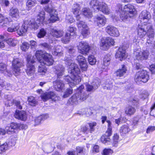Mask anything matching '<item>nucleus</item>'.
I'll return each instance as SVG.
<instances>
[{"instance_id":"obj_43","label":"nucleus","mask_w":155,"mask_h":155,"mask_svg":"<svg viewBox=\"0 0 155 155\" xmlns=\"http://www.w3.org/2000/svg\"><path fill=\"white\" fill-rule=\"evenodd\" d=\"M135 109L132 106H130L126 108L125 113L127 115H131L135 113Z\"/></svg>"},{"instance_id":"obj_51","label":"nucleus","mask_w":155,"mask_h":155,"mask_svg":"<svg viewBox=\"0 0 155 155\" xmlns=\"http://www.w3.org/2000/svg\"><path fill=\"white\" fill-rule=\"evenodd\" d=\"M8 145L7 143H4L0 145V153L4 152L8 149Z\"/></svg>"},{"instance_id":"obj_50","label":"nucleus","mask_w":155,"mask_h":155,"mask_svg":"<svg viewBox=\"0 0 155 155\" xmlns=\"http://www.w3.org/2000/svg\"><path fill=\"white\" fill-rule=\"evenodd\" d=\"M7 43L10 46H15L17 43V41L14 38H9L6 41Z\"/></svg>"},{"instance_id":"obj_6","label":"nucleus","mask_w":155,"mask_h":155,"mask_svg":"<svg viewBox=\"0 0 155 155\" xmlns=\"http://www.w3.org/2000/svg\"><path fill=\"white\" fill-rule=\"evenodd\" d=\"M23 63L18 58L14 59L12 62L13 73L15 76H17L20 73V68L23 65Z\"/></svg>"},{"instance_id":"obj_22","label":"nucleus","mask_w":155,"mask_h":155,"mask_svg":"<svg viewBox=\"0 0 155 155\" xmlns=\"http://www.w3.org/2000/svg\"><path fill=\"white\" fill-rule=\"evenodd\" d=\"M10 21L7 17L0 14V28H5L9 24Z\"/></svg>"},{"instance_id":"obj_11","label":"nucleus","mask_w":155,"mask_h":155,"mask_svg":"<svg viewBox=\"0 0 155 155\" xmlns=\"http://www.w3.org/2000/svg\"><path fill=\"white\" fill-rule=\"evenodd\" d=\"M123 12L129 15V18L133 17L136 12L134 5L130 4L125 5L123 7Z\"/></svg>"},{"instance_id":"obj_23","label":"nucleus","mask_w":155,"mask_h":155,"mask_svg":"<svg viewBox=\"0 0 155 155\" xmlns=\"http://www.w3.org/2000/svg\"><path fill=\"white\" fill-rule=\"evenodd\" d=\"M15 118L22 120H25L27 118V114L24 111L16 110L14 114Z\"/></svg>"},{"instance_id":"obj_1","label":"nucleus","mask_w":155,"mask_h":155,"mask_svg":"<svg viewBox=\"0 0 155 155\" xmlns=\"http://www.w3.org/2000/svg\"><path fill=\"white\" fill-rule=\"evenodd\" d=\"M45 15L44 12L41 11L38 15L37 19L35 22L33 20L32 21L30 20H26L19 30H18L19 28V24H16L8 27L7 29V31L10 32H13L17 31L18 35L19 36L22 35L24 33L27 31L28 28H33L35 30L38 29L40 24L44 22V21L45 19Z\"/></svg>"},{"instance_id":"obj_63","label":"nucleus","mask_w":155,"mask_h":155,"mask_svg":"<svg viewBox=\"0 0 155 155\" xmlns=\"http://www.w3.org/2000/svg\"><path fill=\"white\" fill-rule=\"evenodd\" d=\"M16 125L18 127H16L17 130L21 129H26L27 128V126L25 124H21L19 123H16Z\"/></svg>"},{"instance_id":"obj_41","label":"nucleus","mask_w":155,"mask_h":155,"mask_svg":"<svg viewBox=\"0 0 155 155\" xmlns=\"http://www.w3.org/2000/svg\"><path fill=\"white\" fill-rule=\"evenodd\" d=\"M15 102L12 96L10 95L7 96L6 99L5 101V105L7 106H10L12 105Z\"/></svg>"},{"instance_id":"obj_27","label":"nucleus","mask_w":155,"mask_h":155,"mask_svg":"<svg viewBox=\"0 0 155 155\" xmlns=\"http://www.w3.org/2000/svg\"><path fill=\"white\" fill-rule=\"evenodd\" d=\"M0 71L8 77H11L12 75V72L7 70V65L2 63H0Z\"/></svg>"},{"instance_id":"obj_48","label":"nucleus","mask_w":155,"mask_h":155,"mask_svg":"<svg viewBox=\"0 0 155 155\" xmlns=\"http://www.w3.org/2000/svg\"><path fill=\"white\" fill-rule=\"evenodd\" d=\"M70 33H67L64 36L61 38V41L64 44L68 43L70 41Z\"/></svg>"},{"instance_id":"obj_59","label":"nucleus","mask_w":155,"mask_h":155,"mask_svg":"<svg viewBox=\"0 0 155 155\" xmlns=\"http://www.w3.org/2000/svg\"><path fill=\"white\" fill-rule=\"evenodd\" d=\"M46 32L45 30L43 28L41 29L38 33L37 36L39 38H42L46 35Z\"/></svg>"},{"instance_id":"obj_61","label":"nucleus","mask_w":155,"mask_h":155,"mask_svg":"<svg viewBox=\"0 0 155 155\" xmlns=\"http://www.w3.org/2000/svg\"><path fill=\"white\" fill-rule=\"evenodd\" d=\"M77 60L79 64L80 63H83L86 61L85 58L82 55L78 56L77 58Z\"/></svg>"},{"instance_id":"obj_54","label":"nucleus","mask_w":155,"mask_h":155,"mask_svg":"<svg viewBox=\"0 0 155 155\" xmlns=\"http://www.w3.org/2000/svg\"><path fill=\"white\" fill-rule=\"evenodd\" d=\"M88 124L90 127V132L92 133L94 130L95 127L96 126L97 123L95 122H92L88 123Z\"/></svg>"},{"instance_id":"obj_3","label":"nucleus","mask_w":155,"mask_h":155,"mask_svg":"<svg viewBox=\"0 0 155 155\" xmlns=\"http://www.w3.org/2000/svg\"><path fill=\"white\" fill-rule=\"evenodd\" d=\"M27 68L26 72L28 75L31 76L34 74L35 71V68L33 64L35 63L33 57L31 55H28L27 58Z\"/></svg>"},{"instance_id":"obj_38","label":"nucleus","mask_w":155,"mask_h":155,"mask_svg":"<svg viewBox=\"0 0 155 155\" xmlns=\"http://www.w3.org/2000/svg\"><path fill=\"white\" fill-rule=\"evenodd\" d=\"M130 131L128 124L123 125L120 128V131L121 135H124L128 133Z\"/></svg>"},{"instance_id":"obj_35","label":"nucleus","mask_w":155,"mask_h":155,"mask_svg":"<svg viewBox=\"0 0 155 155\" xmlns=\"http://www.w3.org/2000/svg\"><path fill=\"white\" fill-rule=\"evenodd\" d=\"M57 12L56 10H53V13L50 14V18H49L50 22L52 23L56 21H58L59 18L57 16Z\"/></svg>"},{"instance_id":"obj_52","label":"nucleus","mask_w":155,"mask_h":155,"mask_svg":"<svg viewBox=\"0 0 155 155\" xmlns=\"http://www.w3.org/2000/svg\"><path fill=\"white\" fill-rule=\"evenodd\" d=\"M106 122L108 124L107 127L108 128L107 130L106 131V133L108 134L109 135H112V126L111 123V121L109 120H107Z\"/></svg>"},{"instance_id":"obj_42","label":"nucleus","mask_w":155,"mask_h":155,"mask_svg":"<svg viewBox=\"0 0 155 155\" xmlns=\"http://www.w3.org/2000/svg\"><path fill=\"white\" fill-rule=\"evenodd\" d=\"M80 7L79 5L77 4L73 5L72 8V12L74 15H78L81 14L80 11Z\"/></svg>"},{"instance_id":"obj_4","label":"nucleus","mask_w":155,"mask_h":155,"mask_svg":"<svg viewBox=\"0 0 155 155\" xmlns=\"http://www.w3.org/2000/svg\"><path fill=\"white\" fill-rule=\"evenodd\" d=\"M149 78V76L147 71L143 70L140 69L137 72L135 76V80L137 83L139 81L143 83L146 82Z\"/></svg>"},{"instance_id":"obj_25","label":"nucleus","mask_w":155,"mask_h":155,"mask_svg":"<svg viewBox=\"0 0 155 155\" xmlns=\"http://www.w3.org/2000/svg\"><path fill=\"white\" fill-rule=\"evenodd\" d=\"M54 72L58 78H60L63 74L64 71V67L61 65L59 64L55 67Z\"/></svg>"},{"instance_id":"obj_28","label":"nucleus","mask_w":155,"mask_h":155,"mask_svg":"<svg viewBox=\"0 0 155 155\" xmlns=\"http://www.w3.org/2000/svg\"><path fill=\"white\" fill-rule=\"evenodd\" d=\"M51 34L54 37L58 38L61 37L63 34V32L61 30L54 29L50 28L49 29Z\"/></svg>"},{"instance_id":"obj_31","label":"nucleus","mask_w":155,"mask_h":155,"mask_svg":"<svg viewBox=\"0 0 155 155\" xmlns=\"http://www.w3.org/2000/svg\"><path fill=\"white\" fill-rule=\"evenodd\" d=\"M127 71L126 67L124 65H122L121 68L118 70L115 73L117 76L121 77L124 76Z\"/></svg>"},{"instance_id":"obj_14","label":"nucleus","mask_w":155,"mask_h":155,"mask_svg":"<svg viewBox=\"0 0 155 155\" xmlns=\"http://www.w3.org/2000/svg\"><path fill=\"white\" fill-rule=\"evenodd\" d=\"M86 95L84 97L81 96L79 97V94H77L76 92L68 100V103L71 104H76L79 101H84L86 100Z\"/></svg>"},{"instance_id":"obj_7","label":"nucleus","mask_w":155,"mask_h":155,"mask_svg":"<svg viewBox=\"0 0 155 155\" xmlns=\"http://www.w3.org/2000/svg\"><path fill=\"white\" fill-rule=\"evenodd\" d=\"M77 25L78 28L82 30L81 34L84 38L86 37L90 34V32L88 27L83 21H78Z\"/></svg>"},{"instance_id":"obj_60","label":"nucleus","mask_w":155,"mask_h":155,"mask_svg":"<svg viewBox=\"0 0 155 155\" xmlns=\"http://www.w3.org/2000/svg\"><path fill=\"white\" fill-rule=\"evenodd\" d=\"M30 45L29 43L27 42L23 43L21 46V49L24 51H26L28 50Z\"/></svg>"},{"instance_id":"obj_29","label":"nucleus","mask_w":155,"mask_h":155,"mask_svg":"<svg viewBox=\"0 0 155 155\" xmlns=\"http://www.w3.org/2000/svg\"><path fill=\"white\" fill-rule=\"evenodd\" d=\"M52 53L55 56H61L63 54L62 47L60 45L54 46L52 50Z\"/></svg>"},{"instance_id":"obj_44","label":"nucleus","mask_w":155,"mask_h":155,"mask_svg":"<svg viewBox=\"0 0 155 155\" xmlns=\"http://www.w3.org/2000/svg\"><path fill=\"white\" fill-rule=\"evenodd\" d=\"M36 4L35 1L31 0H28L26 3L27 9L29 10L31 9L32 7L35 5Z\"/></svg>"},{"instance_id":"obj_53","label":"nucleus","mask_w":155,"mask_h":155,"mask_svg":"<svg viewBox=\"0 0 155 155\" xmlns=\"http://www.w3.org/2000/svg\"><path fill=\"white\" fill-rule=\"evenodd\" d=\"M120 18L123 21H125L129 17V15L122 11V12L120 13Z\"/></svg>"},{"instance_id":"obj_18","label":"nucleus","mask_w":155,"mask_h":155,"mask_svg":"<svg viewBox=\"0 0 155 155\" xmlns=\"http://www.w3.org/2000/svg\"><path fill=\"white\" fill-rule=\"evenodd\" d=\"M54 89L57 91H62L64 89V84L63 81L58 79L53 82Z\"/></svg>"},{"instance_id":"obj_57","label":"nucleus","mask_w":155,"mask_h":155,"mask_svg":"<svg viewBox=\"0 0 155 155\" xmlns=\"http://www.w3.org/2000/svg\"><path fill=\"white\" fill-rule=\"evenodd\" d=\"M73 90L71 88L67 89L64 93L63 97L66 98L68 97L70 94L72 93Z\"/></svg>"},{"instance_id":"obj_8","label":"nucleus","mask_w":155,"mask_h":155,"mask_svg":"<svg viewBox=\"0 0 155 155\" xmlns=\"http://www.w3.org/2000/svg\"><path fill=\"white\" fill-rule=\"evenodd\" d=\"M41 97L44 101H46L49 99L54 101L58 100V97L53 92L45 93L41 94Z\"/></svg>"},{"instance_id":"obj_9","label":"nucleus","mask_w":155,"mask_h":155,"mask_svg":"<svg viewBox=\"0 0 155 155\" xmlns=\"http://www.w3.org/2000/svg\"><path fill=\"white\" fill-rule=\"evenodd\" d=\"M134 54L135 56V58L138 60L141 61L142 60L146 59L149 55V52L146 50L143 51H135Z\"/></svg>"},{"instance_id":"obj_37","label":"nucleus","mask_w":155,"mask_h":155,"mask_svg":"<svg viewBox=\"0 0 155 155\" xmlns=\"http://www.w3.org/2000/svg\"><path fill=\"white\" fill-rule=\"evenodd\" d=\"M83 15L86 17L90 18L92 16V14L91 11L90 9L87 8H84L82 10Z\"/></svg>"},{"instance_id":"obj_46","label":"nucleus","mask_w":155,"mask_h":155,"mask_svg":"<svg viewBox=\"0 0 155 155\" xmlns=\"http://www.w3.org/2000/svg\"><path fill=\"white\" fill-rule=\"evenodd\" d=\"M139 99L137 97L130 98L129 100V102L130 104L134 105L136 106V107L138 106Z\"/></svg>"},{"instance_id":"obj_45","label":"nucleus","mask_w":155,"mask_h":155,"mask_svg":"<svg viewBox=\"0 0 155 155\" xmlns=\"http://www.w3.org/2000/svg\"><path fill=\"white\" fill-rule=\"evenodd\" d=\"M119 141V136L117 134H114L113 137V142L112 145L113 146L117 147Z\"/></svg>"},{"instance_id":"obj_47","label":"nucleus","mask_w":155,"mask_h":155,"mask_svg":"<svg viewBox=\"0 0 155 155\" xmlns=\"http://www.w3.org/2000/svg\"><path fill=\"white\" fill-rule=\"evenodd\" d=\"M47 71L46 67L44 65L41 64L38 66V72L41 74H44Z\"/></svg>"},{"instance_id":"obj_55","label":"nucleus","mask_w":155,"mask_h":155,"mask_svg":"<svg viewBox=\"0 0 155 155\" xmlns=\"http://www.w3.org/2000/svg\"><path fill=\"white\" fill-rule=\"evenodd\" d=\"M45 11L50 14L51 13H53V10H55L51 6V5H47L44 7Z\"/></svg>"},{"instance_id":"obj_39","label":"nucleus","mask_w":155,"mask_h":155,"mask_svg":"<svg viewBox=\"0 0 155 155\" xmlns=\"http://www.w3.org/2000/svg\"><path fill=\"white\" fill-rule=\"evenodd\" d=\"M44 53L43 51L40 50H38L36 51L35 54L36 57L40 63V61H42V58H44L45 53Z\"/></svg>"},{"instance_id":"obj_30","label":"nucleus","mask_w":155,"mask_h":155,"mask_svg":"<svg viewBox=\"0 0 155 155\" xmlns=\"http://www.w3.org/2000/svg\"><path fill=\"white\" fill-rule=\"evenodd\" d=\"M100 11L106 14L110 13L107 4L104 3L100 2V5L97 11Z\"/></svg>"},{"instance_id":"obj_34","label":"nucleus","mask_w":155,"mask_h":155,"mask_svg":"<svg viewBox=\"0 0 155 155\" xmlns=\"http://www.w3.org/2000/svg\"><path fill=\"white\" fill-rule=\"evenodd\" d=\"M111 135H109L108 134H106L103 135L101 138V141L105 144L106 145H108L110 143V139L109 137Z\"/></svg>"},{"instance_id":"obj_17","label":"nucleus","mask_w":155,"mask_h":155,"mask_svg":"<svg viewBox=\"0 0 155 155\" xmlns=\"http://www.w3.org/2000/svg\"><path fill=\"white\" fill-rule=\"evenodd\" d=\"M152 24H149L147 26V28L148 29L147 35L148 39H147V43L149 44H151L153 41H152L154 37V31L152 28Z\"/></svg>"},{"instance_id":"obj_21","label":"nucleus","mask_w":155,"mask_h":155,"mask_svg":"<svg viewBox=\"0 0 155 155\" xmlns=\"http://www.w3.org/2000/svg\"><path fill=\"white\" fill-rule=\"evenodd\" d=\"M17 127L16 123H12L10 124H8L5 128L6 133L8 134H11L16 133Z\"/></svg>"},{"instance_id":"obj_19","label":"nucleus","mask_w":155,"mask_h":155,"mask_svg":"<svg viewBox=\"0 0 155 155\" xmlns=\"http://www.w3.org/2000/svg\"><path fill=\"white\" fill-rule=\"evenodd\" d=\"M100 84L99 79H95L93 82L92 85L87 84L86 85L87 91H93L97 89Z\"/></svg>"},{"instance_id":"obj_32","label":"nucleus","mask_w":155,"mask_h":155,"mask_svg":"<svg viewBox=\"0 0 155 155\" xmlns=\"http://www.w3.org/2000/svg\"><path fill=\"white\" fill-rule=\"evenodd\" d=\"M84 88V86L81 85L77 89L76 91L77 94H79V97L81 96L82 97H84V96L86 95V99L88 96V94H87L85 91H84V90H85Z\"/></svg>"},{"instance_id":"obj_12","label":"nucleus","mask_w":155,"mask_h":155,"mask_svg":"<svg viewBox=\"0 0 155 155\" xmlns=\"http://www.w3.org/2000/svg\"><path fill=\"white\" fill-rule=\"evenodd\" d=\"M106 32L110 36L117 37L120 35V32L118 29L112 25L107 26L105 29Z\"/></svg>"},{"instance_id":"obj_64","label":"nucleus","mask_w":155,"mask_h":155,"mask_svg":"<svg viewBox=\"0 0 155 155\" xmlns=\"http://www.w3.org/2000/svg\"><path fill=\"white\" fill-rule=\"evenodd\" d=\"M76 152L78 155H83V148L79 146L77 147L76 148Z\"/></svg>"},{"instance_id":"obj_24","label":"nucleus","mask_w":155,"mask_h":155,"mask_svg":"<svg viewBox=\"0 0 155 155\" xmlns=\"http://www.w3.org/2000/svg\"><path fill=\"white\" fill-rule=\"evenodd\" d=\"M139 17L141 19V21L144 22L147 21L151 17L149 12L146 10L143 11L139 15Z\"/></svg>"},{"instance_id":"obj_56","label":"nucleus","mask_w":155,"mask_h":155,"mask_svg":"<svg viewBox=\"0 0 155 155\" xmlns=\"http://www.w3.org/2000/svg\"><path fill=\"white\" fill-rule=\"evenodd\" d=\"M88 61L90 64L92 65L95 64L96 60L94 56L91 55L89 56Z\"/></svg>"},{"instance_id":"obj_2","label":"nucleus","mask_w":155,"mask_h":155,"mask_svg":"<svg viewBox=\"0 0 155 155\" xmlns=\"http://www.w3.org/2000/svg\"><path fill=\"white\" fill-rule=\"evenodd\" d=\"M65 60V64L69 66L68 72L71 74V77L68 75L65 76L64 79L70 87H72L81 81V78L79 75L80 71L77 64L73 63L71 59L66 58Z\"/></svg>"},{"instance_id":"obj_13","label":"nucleus","mask_w":155,"mask_h":155,"mask_svg":"<svg viewBox=\"0 0 155 155\" xmlns=\"http://www.w3.org/2000/svg\"><path fill=\"white\" fill-rule=\"evenodd\" d=\"M54 61L52 56L51 54L46 53H45L42 61H40V63L42 64L43 65L50 66L52 65Z\"/></svg>"},{"instance_id":"obj_16","label":"nucleus","mask_w":155,"mask_h":155,"mask_svg":"<svg viewBox=\"0 0 155 155\" xmlns=\"http://www.w3.org/2000/svg\"><path fill=\"white\" fill-rule=\"evenodd\" d=\"M125 53L124 46L120 47L116 53L115 57L116 58H118L120 60L122 61L126 57Z\"/></svg>"},{"instance_id":"obj_36","label":"nucleus","mask_w":155,"mask_h":155,"mask_svg":"<svg viewBox=\"0 0 155 155\" xmlns=\"http://www.w3.org/2000/svg\"><path fill=\"white\" fill-rule=\"evenodd\" d=\"M48 117V115L46 114L42 115L36 117L35 120V125L39 124L42 121L46 119Z\"/></svg>"},{"instance_id":"obj_40","label":"nucleus","mask_w":155,"mask_h":155,"mask_svg":"<svg viewBox=\"0 0 155 155\" xmlns=\"http://www.w3.org/2000/svg\"><path fill=\"white\" fill-rule=\"evenodd\" d=\"M79 114L85 115L87 116L88 117L91 115L93 113L90 108H84L81 110L80 113Z\"/></svg>"},{"instance_id":"obj_10","label":"nucleus","mask_w":155,"mask_h":155,"mask_svg":"<svg viewBox=\"0 0 155 155\" xmlns=\"http://www.w3.org/2000/svg\"><path fill=\"white\" fill-rule=\"evenodd\" d=\"M78 47L79 52L84 54H87L90 49L88 44L83 41L79 42Z\"/></svg>"},{"instance_id":"obj_15","label":"nucleus","mask_w":155,"mask_h":155,"mask_svg":"<svg viewBox=\"0 0 155 155\" xmlns=\"http://www.w3.org/2000/svg\"><path fill=\"white\" fill-rule=\"evenodd\" d=\"M149 24H151L150 23L144 24V25H139L137 28L138 35L140 38L144 37L146 34H147L148 29L147 26Z\"/></svg>"},{"instance_id":"obj_33","label":"nucleus","mask_w":155,"mask_h":155,"mask_svg":"<svg viewBox=\"0 0 155 155\" xmlns=\"http://www.w3.org/2000/svg\"><path fill=\"white\" fill-rule=\"evenodd\" d=\"M100 2L97 0H91L90 2V6L94 9L95 11H97Z\"/></svg>"},{"instance_id":"obj_26","label":"nucleus","mask_w":155,"mask_h":155,"mask_svg":"<svg viewBox=\"0 0 155 155\" xmlns=\"http://www.w3.org/2000/svg\"><path fill=\"white\" fill-rule=\"evenodd\" d=\"M9 15L14 19H18L20 17L19 11L18 8L15 7H13L10 9Z\"/></svg>"},{"instance_id":"obj_62","label":"nucleus","mask_w":155,"mask_h":155,"mask_svg":"<svg viewBox=\"0 0 155 155\" xmlns=\"http://www.w3.org/2000/svg\"><path fill=\"white\" fill-rule=\"evenodd\" d=\"M77 60L79 64L80 63H83L86 61L85 58L82 55L78 56L77 58Z\"/></svg>"},{"instance_id":"obj_58","label":"nucleus","mask_w":155,"mask_h":155,"mask_svg":"<svg viewBox=\"0 0 155 155\" xmlns=\"http://www.w3.org/2000/svg\"><path fill=\"white\" fill-rule=\"evenodd\" d=\"M113 151L110 149L105 148L104 150L102 153L103 155H111Z\"/></svg>"},{"instance_id":"obj_20","label":"nucleus","mask_w":155,"mask_h":155,"mask_svg":"<svg viewBox=\"0 0 155 155\" xmlns=\"http://www.w3.org/2000/svg\"><path fill=\"white\" fill-rule=\"evenodd\" d=\"M94 21L95 23L99 27L104 26L106 22V18L103 15L96 16Z\"/></svg>"},{"instance_id":"obj_49","label":"nucleus","mask_w":155,"mask_h":155,"mask_svg":"<svg viewBox=\"0 0 155 155\" xmlns=\"http://www.w3.org/2000/svg\"><path fill=\"white\" fill-rule=\"evenodd\" d=\"M28 101L29 104L32 106H35L37 104V101L35 98L32 96L29 97Z\"/></svg>"},{"instance_id":"obj_5","label":"nucleus","mask_w":155,"mask_h":155,"mask_svg":"<svg viewBox=\"0 0 155 155\" xmlns=\"http://www.w3.org/2000/svg\"><path fill=\"white\" fill-rule=\"evenodd\" d=\"M115 43L114 40L110 37H107L101 40L100 44V48L103 50L108 49L110 46L113 45Z\"/></svg>"}]
</instances>
